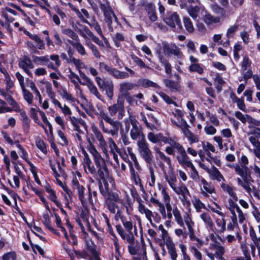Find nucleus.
I'll return each instance as SVG.
<instances>
[{
  "instance_id": "1",
  "label": "nucleus",
  "mask_w": 260,
  "mask_h": 260,
  "mask_svg": "<svg viewBox=\"0 0 260 260\" xmlns=\"http://www.w3.org/2000/svg\"><path fill=\"white\" fill-rule=\"evenodd\" d=\"M99 111L96 115L99 119V127L102 132L113 137L117 136L120 122L113 120L103 109H99Z\"/></svg>"
},
{
  "instance_id": "2",
  "label": "nucleus",
  "mask_w": 260,
  "mask_h": 260,
  "mask_svg": "<svg viewBox=\"0 0 260 260\" xmlns=\"http://www.w3.org/2000/svg\"><path fill=\"white\" fill-rule=\"evenodd\" d=\"M138 151L140 156L150 166L153 161L152 152L149 148V144L145 139H141L137 141Z\"/></svg>"
},
{
  "instance_id": "3",
  "label": "nucleus",
  "mask_w": 260,
  "mask_h": 260,
  "mask_svg": "<svg viewBox=\"0 0 260 260\" xmlns=\"http://www.w3.org/2000/svg\"><path fill=\"white\" fill-rule=\"evenodd\" d=\"M74 30L82 37L86 41H90L91 39L95 43L101 47H104L103 42L94 35L93 32L89 29L80 23H77L75 25H73Z\"/></svg>"
},
{
  "instance_id": "4",
  "label": "nucleus",
  "mask_w": 260,
  "mask_h": 260,
  "mask_svg": "<svg viewBox=\"0 0 260 260\" xmlns=\"http://www.w3.org/2000/svg\"><path fill=\"white\" fill-rule=\"evenodd\" d=\"M94 162L96 167V175L103 180L105 186L107 187V179L109 180L110 183L113 185L114 181L112 179L109 177V170L104 159L103 158Z\"/></svg>"
},
{
  "instance_id": "5",
  "label": "nucleus",
  "mask_w": 260,
  "mask_h": 260,
  "mask_svg": "<svg viewBox=\"0 0 260 260\" xmlns=\"http://www.w3.org/2000/svg\"><path fill=\"white\" fill-rule=\"evenodd\" d=\"M124 99L122 95H118L117 103L110 106L108 108V112L110 116H115L117 114L118 119H121L125 113L124 106Z\"/></svg>"
},
{
  "instance_id": "6",
  "label": "nucleus",
  "mask_w": 260,
  "mask_h": 260,
  "mask_svg": "<svg viewBox=\"0 0 260 260\" xmlns=\"http://www.w3.org/2000/svg\"><path fill=\"white\" fill-rule=\"evenodd\" d=\"M163 21L172 28L177 26L179 29H182V26L179 15L177 12L167 11L166 15L162 16Z\"/></svg>"
},
{
  "instance_id": "7",
  "label": "nucleus",
  "mask_w": 260,
  "mask_h": 260,
  "mask_svg": "<svg viewBox=\"0 0 260 260\" xmlns=\"http://www.w3.org/2000/svg\"><path fill=\"white\" fill-rule=\"evenodd\" d=\"M176 150L178 154L176 156V158L181 166L186 169L188 166L192 162L187 155L185 148L181 145V146H176Z\"/></svg>"
},
{
  "instance_id": "8",
  "label": "nucleus",
  "mask_w": 260,
  "mask_h": 260,
  "mask_svg": "<svg viewBox=\"0 0 260 260\" xmlns=\"http://www.w3.org/2000/svg\"><path fill=\"white\" fill-rule=\"evenodd\" d=\"M159 167L161 169L166 181L168 182L169 186L172 189L174 186L176 185L177 181V177L175 172L174 171L173 168L169 169L168 171L167 172L165 164H164L162 162H160Z\"/></svg>"
},
{
  "instance_id": "9",
  "label": "nucleus",
  "mask_w": 260,
  "mask_h": 260,
  "mask_svg": "<svg viewBox=\"0 0 260 260\" xmlns=\"http://www.w3.org/2000/svg\"><path fill=\"white\" fill-rule=\"evenodd\" d=\"M72 184L74 190L76 191L78 194L79 199L81 202L82 205L83 207L86 208L87 200L84 196L85 188L83 185L79 184L76 178L72 180Z\"/></svg>"
},
{
  "instance_id": "10",
  "label": "nucleus",
  "mask_w": 260,
  "mask_h": 260,
  "mask_svg": "<svg viewBox=\"0 0 260 260\" xmlns=\"http://www.w3.org/2000/svg\"><path fill=\"white\" fill-rule=\"evenodd\" d=\"M83 153L84 154V158L82 164L85 172L96 175V169L92 165V161L88 154L84 150H83Z\"/></svg>"
},
{
  "instance_id": "11",
  "label": "nucleus",
  "mask_w": 260,
  "mask_h": 260,
  "mask_svg": "<svg viewBox=\"0 0 260 260\" xmlns=\"http://www.w3.org/2000/svg\"><path fill=\"white\" fill-rule=\"evenodd\" d=\"M18 65L19 67L23 69L29 77H32V74L30 71V69L34 68V65L29 58L24 57L21 59L19 61Z\"/></svg>"
},
{
  "instance_id": "12",
  "label": "nucleus",
  "mask_w": 260,
  "mask_h": 260,
  "mask_svg": "<svg viewBox=\"0 0 260 260\" xmlns=\"http://www.w3.org/2000/svg\"><path fill=\"white\" fill-rule=\"evenodd\" d=\"M130 137L133 140H139L141 139H145L142 132V128L139 125L132 126L129 133Z\"/></svg>"
},
{
  "instance_id": "13",
  "label": "nucleus",
  "mask_w": 260,
  "mask_h": 260,
  "mask_svg": "<svg viewBox=\"0 0 260 260\" xmlns=\"http://www.w3.org/2000/svg\"><path fill=\"white\" fill-rule=\"evenodd\" d=\"M229 166L233 168L236 174L240 176L242 178L250 176L249 169L247 166H240L238 164H233Z\"/></svg>"
},
{
  "instance_id": "14",
  "label": "nucleus",
  "mask_w": 260,
  "mask_h": 260,
  "mask_svg": "<svg viewBox=\"0 0 260 260\" xmlns=\"http://www.w3.org/2000/svg\"><path fill=\"white\" fill-rule=\"evenodd\" d=\"M76 221L83 233H85L86 228H90V223L84 214L81 213L76 218Z\"/></svg>"
},
{
  "instance_id": "15",
  "label": "nucleus",
  "mask_w": 260,
  "mask_h": 260,
  "mask_svg": "<svg viewBox=\"0 0 260 260\" xmlns=\"http://www.w3.org/2000/svg\"><path fill=\"white\" fill-rule=\"evenodd\" d=\"M201 181L203 184V189L201 193L205 197L209 196V194L215 192V189L211 183L208 182L205 179L201 178Z\"/></svg>"
},
{
  "instance_id": "16",
  "label": "nucleus",
  "mask_w": 260,
  "mask_h": 260,
  "mask_svg": "<svg viewBox=\"0 0 260 260\" xmlns=\"http://www.w3.org/2000/svg\"><path fill=\"white\" fill-rule=\"evenodd\" d=\"M148 140L152 143H159L161 142H168L167 138L162 134H155L153 132H150L147 134Z\"/></svg>"
},
{
  "instance_id": "17",
  "label": "nucleus",
  "mask_w": 260,
  "mask_h": 260,
  "mask_svg": "<svg viewBox=\"0 0 260 260\" xmlns=\"http://www.w3.org/2000/svg\"><path fill=\"white\" fill-rule=\"evenodd\" d=\"M45 65L48 68L56 70L60 65L59 56L57 54L50 55L49 57L48 62H46Z\"/></svg>"
},
{
  "instance_id": "18",
  "label": "nucleus",
  "mask_w": 260,
  "mask_h": 260,
  "mask_svg": "<svg viewBox=\"0 0 260 260\" xmlns=\"http://www.w3.org/2000/svg\"><path fill=\"white\" fill-rule=\"evenodd\" d=\"M168 142H164L165 144H169L170 146H168L165 149V151L169 155H172L174 153V150H176V146H181L179 143L177 142L174 139L170 138H167Z\"/></svg>"
},
{
  "instance_id": "19",
  "label": "nucleus",
  "mask_w": 260,
  "mask_h": 260,
  "mask_svg": "<svg viewBox=\"0 0 260 260\" xmlns=\"http://www.w3.org/2000/svg\"><path fill=\"white\" fill-rule=\"evenodd\" d=\"M203 21L207 25H210L213 23H219L220 21V17H214L206 11L203 16Z\"/></svg>"
},
{
  "instance_id": "20",
  "label": "nucleus",
  "mask_w": 260,
  "mask_h": 260,
  "mask_svg": "<svg viewBox=\"0 0 260 260\" xmlns=\"http://www.w3.org/2000/svg\"><path fill=\"white\" fill-rule=\"evenodd\" d=\"M109 74L118 79H126L129 77V74L125 72H121L115 68H111Z\"/></svg>"
},
{
  "instance_id": "21",
  "label": "nucleus",
  "mask_w": 260,
  "mask_h": 260,
  "mask_svg": "<svg viewBox=\"0 0 260 260\" xmlns=\"http://www.w3.org/2000/svg\"><path fill=\"white\" fill-rule=\"evenodd\" d=\"M133 88L134 85L132 83L125 82L121 83L119 85V90L121 94L119 95H122L124 99V95H125V94H129L127 93V91L132 90Z\"/></svg>"
},
{
  "instance_id": "22",
  "label": "nucleus",
  "mask_w": 260,
  "mask_h": 260,
  "mask_svg": "<svg viewBox=\"0 0 260 260\" xmlns=\"http://www.w3.org/2000/svg\"><path fill=\"white\" fill-rule=\"evenodd\" d=\"M208 173L210 174L212 180H216L219 182L222 180L223 181H225L222 175L215 167H213L209 171H208Z\"/></svg>"
},
{
  "instance_id": "23",
  "label": "nucleus",
  "mask_w": 260,
  "mask_h": 260,
  "mask_svg": "<svg viewBox=\"0 0 260 260\" xmlns=\"http://www.w3.org/2000/svg\"><path fill=\"white\" fill-rule=\"evenodd\" d=\"M210 248L212 249L215 250L216 257L219 259L223 257V255L225 253L224 247L221 246L220 244H213L210 245Z\"/></svg>"
},
{
  "instance_id": "24",
  "label": "nucleus",
  "mask_w": 260,
  "mask_h": 260,
  "mask_svg": "<svg viewBox=\"0 0 260 260\" xmlns=\"http://www.w3.org/2000/svg\"><path fill=\"white\" fill-rule=\"evenodd\" d=\"M138 84L140 86L144 88L151 87L155 88H160V86L156 83L147 79H140L138 81Z\"/></svg>"
},
{
  "instance_id": "25",
  "label": "nucleus",
  "mask_w": 260,
  "mask_h": 260,
  "mask_svg": "<svg viewBox=\"0 0 260 260\" xmlns=\"http://www.w3.org/2000/svg\"><path fill=\"white\" fill-rule=\"evenodd\" d=\"M69 119L74 126V130L78 133L81 132L79 124L83 125L85 123L84 121L81 118H77L75 116H70Z\"/></svg>"
},
{
  "instance_id": "26",
  "label": "nucleus",
  "mask_w": 260,
  "mask_h": 260,
  "mask_svg": "<svg viewBox=\"0 0 260 260\" xmlns=\"http://www.w3.org/2000/svg\"><path fill=\"white\" fill-rule=\"evenodd\" d=\"M183 133L185 135L186 138L187 139L190 145L199 142V136L197 135H194L193 133L191 132V131H189V129L187 130H185V131L183 132Z\"/></svg>"
},
{
  "instance_id": "27",
  "label": "nucleus",
  "mask_w": 260,
  "mask_h": 260,
  "mask_svg": "<svg viewBox=\"0 0 260 260\" xmlns=\"http://www.w3.org/2000/svg\"><path fill=\"white\" fill-rule=\"evenodd\" d=\"M166 246L168 250V252L170 255L172 259L177 260V254L174 244L169 240V241L166 242Z\"/></svg>"
},
{
  "instance_id": "28",
  "label": "nucleus",
  "mask_w": 260,
  "mask_h": 260,
  "mask_svg": "<svg viewBox=\"0 0 260 260\" xmlns=\"http://www.w3.org/2000/svg\"><path fill=\"white\" fill-rule=\"evenodd\" d=\"M220 186L223 190L226 192L231 197L233 198V200L235 201L238 200V197L234 191L233 187L224 182H222Z\"/></svg>"
},
{
  "instance_id": "29",
  "label": "nucleus",
  "mask_w": 260,
  "mask_h": 260,
  "mask_svg": "<svg viewBox=\"0 0 260 260\" xmlns=\"http://www.w3.org/2000/svg\"><path fill=\"white\" fill-rule=\"evenodd\" d=\"M104 14L105 16L106 22L107 23L109 27V29L113 31V28L111 25L114 21H116V18L115 14L112 11H110L109 13L106 12Z\"/></svg>"
},
{
  "instance_id": "30",
  "label": "nucleus",
  "mask_w": 260,
  "mask_h": 260,
  "mask_svg": "<svg viewBox=\"0 0 260 260\" xmlns=\"http://www.w3.org/2000/svg\"><path fill=\"white\" fill-rule=\"evenodd\" d=\"M210 8L214 13L220 15V18H224L227 17L228 15L226 14L225 11L217 4L211 5Z\"/></svg>"
},
{
  "instance_id": "31",
  "label": "nucleus",
  "mask_w": 260,
  "mask_h": 260,
  "mask_svg": "<svg viewBox=\"0 0 260 260\" xmlns=\"http://www.w3.org/2000/svg\"><path fill=\"white\" fill-rule=\"evenodd\" d=\"M200 217L204 222L206 226L210 228H213V222L209 213L204 212L200 215Z\"/></svg>"
},
{
  "instance_id": "32",
  "label": "nucleus",
  "mask_w": 260,
  "mask_h": 260,
  "mask_svg": "<svg viewBox=\"0 0 260 260\" xmlns=\"http://www.w3.org/2000/svg\"><path fill=\"white\" fill-rule=\"evenodd\" d=\"M173 214L175 217V221L178 223V224L185 229L183 220L181 215L180 211L178 210L177 207H176L173 208Z\"/></svg>"
},
{
  "instance_id": "33",
  "label": "nucleus",
  "mask_w": 260,
  "mask_h": 260,
  "mask_svg": "<svg viewBox=\"0 0 260 260\" xmlns=\"http://www.w3.org/2000/svg\"><path fill=\"white\" fill-rule=\"evenodd\" d=\"M83 22L88 24L91 28H94V29L98 32L99 36L102 35V34H103L100 25L94 18H93L91 21V22H89L85 18L84 20H83Z\"/></svg>"
},
{
  "instance_id": "34",
  "label": "nucleus",
  "mask_w": 260,
  "mask_h": 260,
  "mask_svg": "<svg viewBox=\"0 0 260 260\" xmlns=\"http://www.w3.org/2000/svg\"><path fill=\"white\" fill-rule=\"evenodd\" d=\"M183 22L186 31L189 33H192L194 31V28L193 23L188 17H183Z\"/></svg>"
},
{
  "instance_id": "35",
  "label": "nucleus",
  "mask_w": 260,
  "mask_h": 260,
  "mask_svg": "<svg viewBox=\"0 0 260 260\" xmlns=\"http://www.w3.org/2000/svg\"><path fill=\"white\" fill-rule=\"evenodd\" d=\"M166 86L169 88L171 91L176 92L179 90L178 84L173 80L166 79L164 81Z\"/></svg>"
},
{
  "instance_id": "36",
  "label": "nucleus",
  "mask_w": 260,
  "mask_h": 260,
  "mask_svg": "<svg viewBox=\"0 0 260 260\" xmlns=\"http://www.w3.org/2000/svg\"><path fill=\"white\" fill-rule=\"evenodd\" d=\"M88 151L93 157L94 161L103 158L100 153L97 151L94 146L90 142Z\"/></svg>"
},
{
  "instance_id": "37",
  "label": "nucleus",
  "mask_w": 260,
  "mask_h": 260,
  "mask_svg": "<svg viewBox=\"0 0 260 260\" xmlns=\"http://www.w3.org/2000/svg\"><path fill=\"white\" fill-rule=\"evenodd\" d=\"M251 65V61L248 56V55H245L243 58L242 62H241V72L246 71L247 70L250 69Z\"/></svg>"
},
{
  "instance_id": "38",
  "label": "nucleus",
  "mask_w": 260,
  "mask_h": 260,
  "mask_svg": "<svg viewBox=\"0 0 260 260\" xmlns=\"http://www.w3.org/2000/svg\"><path fill=\"white\" fill-rule=\"evenodd\" d=\"M82 84L86 85L91 93L94 94L98 99L101 100V95L98 91L97 88L92 81L89 82V83H82Z\"/></svg>"
},
{
  "instance_id": "39",
  "label": "nucleus",
  "mask_w": 260,
  "mask_h": 260,
  "mask_svg": "<svg viewBox=\"0 0 260 260\" xmlns=\"http://www.w3.org/2000/svg\"><path fill=\"white\" fill-rule=\"evenodd\" d=\"M43 217V222L45 226H46V228H47L49 231H51L52 232L58 234V233L56 232V230L51 226V222L48 213H44Z\"/></svg>"
},
{
  "instance_id": "40",
  "label": "nucleus",
  "mask_w": 260,
  "mask_h": 260,
  "mask_svg": "<svg viewBox=\"0 0 260 260\" xmlns=\"http://www.w3.org/2000/svg\"><path fill=\"white\" fill-rule=\"evenodd\" d=\"M200 11V8L197 6L190 7L187 9V12L190 17L193 20H196L199 17V13Z\"/></svg>"
},
{
  "instance_id": "41",
  "label": "nucleus",
  "mask_w": 260,
  "mask_h": 260,
  "mask_svg": "<svg viewBox=\"0 0 260 260\" xmlns=\"http://www.w3.org/2000/svg\"><path fill=\"white\" fill-rule=\"evenodd\" d=\"M129 166L130 167V173L131 175V177L134 180L135 183L137 185L138 184H140L141 182V180L138 175V173L135 172L133 167L132 163L129 161Z\"/></svg>"
},
{
  "instance_id": "42",
  "label": "nucleus",
  "mask_w": 260,
  "mask_h": 260,
  "mask_svg": "<svg viewBox=\"0 0 260 260\" xmlns=\"http://www.w3.org/2000/svg\"><path fill=\"white\" fill-rule=\"evenodd\" d=\"M156 158L160 160L159 162H162L164 164V162H166L169 166V169H173L170 157L167 156L164 153H162L159 156H156ZM159 164L160 163H159Z\"/></svg>"
},
{
  "instance_id": "43",
  "label": "nucleus",
  "mask_w": 260,
  "mask_h": 260,
  "mask_svg": "<svg viewBox=\"0 0 260 260\" xmlns=\"http://www.w3.org/2000/svg\"><path fill=\"white\" fill-rule=\"evenodd\" d=\"M175 44H169L167 42H162V47L164 51V53L168 55L171 56L174 47H175Z\"/></svg>"
},
{
  "instance_id": "44",
  "label": "nucleus",
  "mask_w": 260,
  "mask_h": 260,
  "mask_svg": "<svg viewBox=\"0 0 260 260\" xmlns=\"http://www.w3.org/2000/svg\"><path fill=\"white\" fill-rule=\"evenodd\" d=\"M110 201L112 202H118L119 204L123 206V201L121 199L118 194L116 193H111L109 194V197L106 199V201Z\"/></svg>"
},
{
  "instance_id": "45",
  "label": "nucleus",
  "mask_w": 260,
  "mask_h": 260,
  "mask_svg": "<svg viewBox=\"0 0 260 260\" xmlns=\"http://www.w3.org/2000/svg\"><path fill=\"white\" fill-rule=\"evenodd\" d=\"M125 208H126V212H127L128 214H129L127 207H125L124 205V204L123 203V206L121 205V207H119L118 209H117L116 210V213H114L115 214L114 218L116 220H118L119 219H120L121 220H122V219H124L125 218V217H124L122 214L123 210H124Z\"/></svg>"
},
{
  "instance_id": "46",
  "label": "nucleus",
  "mask_w": 260,
  "mask_h": 260,
  "mask_svg": "<svg viewBox=\"0 0 260 260\" xmlns=\"http://www.w3.org/2000/svg\"><path fill=\"white\" fill-rule=\"evenodd\" d=\"M192 204L198 212H201L202 208L206 209V206L197 197H194Z\"/></svg>"
},
{
  "instance_id": "47",
  "label": "nucleus",
  "mask_w": 260,
  "mask_h": 260,
  "mask_svg": "<svg viewBox=\"0 0 260 260\" xmlns=\"http://www.w3.org/2000/svg\"><path fill=\"white\" fill-rule=\"evenodd\" d=\"M216 223L218 227V232L220 234L223 233L226 230V222L224 217L221 219L218 218L216 220Z\"/></svg>"
},
{
  "instance_id": "48",
  "label": "nucleus",
  "mask_w": 260,
  "mask_h": 260,
  "mask_svg": "<svg viewBox=\"0 0 260 260\" xmlns=\"http://www.w3.org/2000/svg\"><path fill=\"white\" fill-rule=\"evenodd\" d=\"M187 168H189L191 169V171L190 172V178L195 181H199L200 180V177L198 172L196 169L193 164L192 163L191 165L188 166Z\"/></svg>"
},
{
  "instance_id": "49",
  "label": "nucleus",
  "mask_w": 260,
  "mask_h": 260,
  "mask_svg": "<svg viewBox=\"0 0 260 260\" xmlns=\"http://www.w3.org/2000/svg\"><path fill=\"white\" fill-rule=\"evenodd\" d=\"M33 61L40 65H45L46 62H48L49 60V56H32Z\"/></svg>"
},
{
  "instance_id": "50",
  "label": "nucleus",
  "mask_w": 260,
  "mask_h": 260,
  "mask_svg": "<svg viewBox=\"0 0 260 260\" xmlns=\"http://www.w3.org/2000/svg\"><path fill=\"white\" fill-rule=\"evenodd\" d=\"M108 143L110 149V153H114L115 152L120 153V150L118 148L116 144L111 138H108Z\"/></svg>"
},
{
  "instance_id": "51",
  "label": "nucleus",
  "mask_w": 260,
  "mask_h": 260,
  "mask_svg": "<svg viewBox=\"0 0 260 260\" xmlns=\"http://www.w3.org/2000/svg\"><path fill=\"white\" fill-rule=\"evenodd\" d=\"M62 32L73 40H79V38L76 32L70 28L63 29L62 30Z\"/></svg>"
},
{
  "instance_id": "52",
  "label": "nucleus",
  "mask_w": 260,
  "mask_h": 260,
  "mask_svg": "<svg viewBox=\"0 0 260 260\" xmlns=\"http://www.w3.org/2000/svg\"><path fill=\"white\" fill-rule=\"evenodd\" d=\"M173 190L178 195L184 196L189 191L187 188L183 184L177 187L176 185L172 188Z\"/></svg>"
},
{
  "instance_id": "53",
  "label": "nucleus",
  "mask_w": 260,
  "mask_h": 260,
  "mask_svg": "<svg viewBox=\"0 0 260 260\" xmlns=\"http://www.w3.org/2000/svg\"><path fill=\"white\" fill-rule=\"evenodd\" d=\"M69 77L71 81L72 82H73L76 88L79 87V84L78 82L80 84H82V82L81 81L80 78L79 77V76L73 72L71 71L70 72V74L69 75Z\"/></svg>"
},
{
  "instance_id": "54",
  "label": "nucleus",
  "mask_w": 260,
  "mask_h": 260,
  "mask_svg": "<svg viewBox=\"0 0 260 260\" xmlns=\"http://www.w3.org/2000/svg\"><path fill=\"white\" fill-rule=\"evenodd\" d=\"M105 204L107 209L112 213H115L116 210L119 208L118 202H112L109 200L108 201H105Z\"/></svg>"
},
{
  "instance_id": "55",
  "label": "nucleus",
  "mask_w": 260,
  "mask_h": 260,
  "mask_svg": "<svg viewBox=\"0 0 260 260\" xmlns=\"http://www.w3.org/2000/svg\"><path fill=\"white\" fill-rule=\"evenodd\" d=\"M189 70L191 72H197L200 75L203 73L204 70L199 63H191L189 67Z\"/></svg>"
},
{
  "instance_id": "56",
  "label": "nucleus",
  "mask_w": 260,
  "mask_h": 260,
  "mask_svg": "<svg viewBox=\"0 0 260 260\" xmlns=\"http://www.w3.org/2000/svg\"><path fill=\"white\" fill-rule=\"evenodd\" d=\"M86 45L92 51L93 55L97 58H101V54L96 48V46H95L91 41H86L85 43Z\"/></svg>"
},
{
  "instance_id": "57",
  "label": "nucleus",
  "mask_w": 260,
  "mask_h": 260,
  "mask_svg": "<svg viewBox=\"0 0 260 260\" xmlns=\"http://www.w3.org/2000/svg\"><path fill=\"white\" fill-rule=\"evenodd\" d=\"M21 89L25 100L27 102L28 104H31L33 101V95L32 93L29 91L27 90L25 87L24 88H22Z\"/></svg>"
},
{
  "instance_id": "58",
  "label": "nucleus",
  "mask_w": 260,
  "mask_h": 260,
  "mask_svg": "<svg viewBox=\"0 0 260 260\" xmlns=\"http://www.w3.org/2000/svg\"><path fill=\"white\" fill-rule=\"evenodd\" d=\"M126 150L128 155L130 156L132 160L134 161L135 167L138 169L139 167V162L135 154L133 151L132 148L128 147H127Z\"/></svg>"
},
{
  "instance_id": "59",
  "label": "nucleus",
  "mask_w": 260,
  "mask_h": 260,
  "mask_svg": "<svg viewBox=\"0 0 260 260\" xmlns=\"http://www.w3.org/2000/svg\"><path fill=\"white\" fill-rule=\"evenodd\" d=\"M112 236V240L113 241V244L114 246L115 253L118 256H120L121 255V252H120L121 246L119 243V240L115 235H113Z\"/></svg>"
},
{
  "instance_id": "60",
  "label": "nucleus",
  "mask_w": 260,
  "mask_h": 260,
  "mask_svg": "<svg viewBox=\"0 0 260 260\" xmlns=\"http://www.w3.org/2000/svg\"><path fill=\"white\" fill-rule=\"evenodd\" d=\"M100 7L103 11L104 13H109L110 11H112L111 7L110 6L109 3L106 0H103V2H100Z\"/></svg>"
},
{
  "instance_id": "61",
  "label": "nucleus",
  "mask_w": 260,
  "mask_h": 260,
  "mask_svg": "<svg viewBox=\"0 0 260 260\" xmlns=\"http://www.w3.org/2000/svg\"><path fill=\"white\" fill-rule=\"evenodd\" d=\"M184 221L188 231L194 230L193 226L194 225V222L192 221L188 214H186L184 216Z\"/></svg>"
},
{
  "instance_id": "62",
  "label": "nucleus",
  "mask_w": 260,
  "mask_h": 260,
  "mask_svg": "<svg viewBox=\"0 0 260 260\" xmlns=\"http://www.w3.org/2000/svg\"><path fill=\"white\" fill-rule=\"evenodd\" d=\"M128 250L129 253L133 255L138 254L139 251V246L138 244H135V243L129 244L128 245Z\"/></svg>"
},
{
  "instance_id": "63",
  "label": "nucleus",
  "mask_w": 260,
  "mask_h": 260,
  "mask_svg": "<svg viewBox=\"0 0 260 260\" xmlns=\"http://www.w3.org/2000/svg\"><path fill=\"white\" fill-rule=\"evenodd\" d=\"M248 127L250 130L247 132L248 135H254L255 138H260V128L254 127L252 125H248Z\"/></svg>"
},
{
  "instance_id": "64",
  "label": "nucleus",
  "mask_w": 260,
  "mask_h": 260,
  "mask_svg": "<svg viewBox=\"0 0 260 260\" xmlns=\"http://www.w3.org/2000/svg\"><path fill=\"white\" fill-rule=\"evenodd\" d=\"M113 40L114 42L115 45L118 47L120 46V42L124 41V37L122 34L120 33L116 34L113 37Z\"/></svg>"
}]
</instances>
